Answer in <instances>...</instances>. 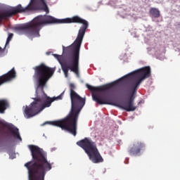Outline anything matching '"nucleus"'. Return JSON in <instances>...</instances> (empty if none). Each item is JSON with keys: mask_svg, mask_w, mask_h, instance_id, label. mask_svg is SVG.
I'll return each instance as SVG.
<instances>
[{"mask_svg": "<svg viewBox=\"0 0 180 180\" xmlns=\"http://www.w3.org/2000/svg\"><path fill=\"white\" fill-rule=\"evenodd\" d=\"M58 20L59 22L55 23H79L82 25L79 30L75 41L69 46L65 47L63 46L64 56L66 57L70 56V57L65 59L63 55L53 54L60 65L65 78H68V71L70 70L72 72H75L76 75L79 74V50H81V44H82L84 36H85L89 24L88 21L78 15H75L70 18L58 19Z\"/></svg>", "mask_w": 180, "mask_h": 180, "instance_id": "1", "label": "nucleus"}, {"mask_svg": "<svg viewBox=\"0 0 180 180\" xmlns=\"http://www.w3.org/2000/svg\"><path fill=\"white\" fill-rule=\"evenodd\" d=\"M58 20L59 22L55 23H79L82 25L79 30L75 41L69 46L65 47L63 46L64 56L66 57L70 56V57L65 59L63 55L53 54L60 65L65 78H68V71L70 70L72 72H75L76 75L79 74V50H81V44H82L84 36H85L89 24L88 21L78 15H75L70 18L58 19Z\"/></svg>", "mask_w": 180, "mask_h": 180, "instance_id": "2", "label": "nucleus"}, {"mask_svg": "<svg viewBox=\"0 0 180 180\" xmlns=\"http://www.w3.org/2000/svg\"><path fill=\"white\" fill-rule=\"evenodd\" d=\"M34 74L33 78L38 82L37 89L36 90L37 98H34V101L29 105L26 106L24 110V116L26 119H30L39 115L46 108H50L51 103L55 101H61L64 91L57 97H49L44 92V86L47 84V81L51 79L54 72L56 68H50L44 63L40 64L38 66L34 68Z\"/></svg>", "mask_w": 180, "mask_h": 180, "instance_id": "3", "label": "nucleus"}, {"mask_svg": "<svg viewBox=\"0 0 180 180\" xmlns=\"http://www.w3.org/2000/svg\"><path fill=\"white\" fill-rule=\"evenodd\" d=\"M71 99V110L69 114L63 120L58 121L46 122L44 124H51L60 127L62 130H67L73 136H77V123L79 113L85 106V98L75 92V84H69Z\"/></svg>", "mask_w": 180, "mask_h": 180, "instance_id": "4", "label": "nucleus"}, {"mask_svg": "<svg viewBox=\"0 0 180 180\" xmlns=\"http://www.w3.org/2000/svg\"><path fill=\"white\" fill-rule=\"evenodd\" d=\"M33 161L27 162L25 167L28 169L30 180H44L46 172L52 168L51 163L47 160V153L37 146L29 145Z\"/></svg>", "mask_w": 180, "mask_h": 180, "instance_id": "5", "label": "nucleus"}, {"mask_svg": "<svg viewBox=\"0 0 180 180\" xmlns=\"http://www.w3.org/2000/svg\"><path fill=\"white\" fill-rule=\"evenodd\" d=\"M58 22H60L58 19L51 15H38L34 18L32 22L15 27L14 30H17L18 32L25 30L27 36L39 37L40 36L39 32L41 30V27H43V26Z\"/></svg>", "mask_w": 180, "mask_h": 180, "instance_id": "6", "label": "nucleus"}, {"mask_svg": "<svg viewBox=\"0 0 180 180\" xmlns=\"http://www.w3.org/2000/svg\"><path fill=\"white\" fill-rule=\"evenodd\" d=\"M34 9H41L46 13H49L50 10L46 1L44 0H31L30 4L25 7L23 8L22 4H18L16 6L11 7L6 11L0 14V19H5V18H11V16H15L18 13H23L29 11H34Z\"/></svg>", "mask_w": 180, "mask_h": 180, "instance_id": "7", "label": "nucleus"}, {"mask_svg": "<svg viewBox=\"0 0 180 180\" xmlns=\"http://www.w3.org/2000/svg\"><path fill=\"white\" fill-rule=\"evenodd\" d=\"M151 77V68L149 66H146L135 70L124 77H122V79H125L127 81L125 85L134 88V89H139L140 84L147 78Z\"/></svg>", "mask_w": 180, "mask_h": 180, "instance_id": "8", "label": "nucleus"}, {"mask_svg": "<svg viewBox=\"0 0 180 180\" xmlns=\"http://www.w3.org/2000/svg\"><path fill=\"white\" fill-rule=\"evenodd\" d=\"M77 145L84 149L89 160L92 161L94 164L103 162V158H102L99 150H98L96 142L92 141L91 138H84L77 141Z\"/></svg>", "mask_w": 180, "mask_h": 180, "instance_id": "9", "label": "nucleus"}, {"mask_svg": "<svg viewBox=\"0 0 180 180\" xmlns=\"http://www.w3.org/2000/svg\"><path fill=\"white\" fill-rule=\"evenodd\" d=\"M119 80H117L112 83L100 86H94L86 84V86L89 91L91 92L93 100H94L96 103L98 105H112V103H109V99L105 96L103 93L110 89V88H113L115 84H117Z\"/></svg>", "mask_w": 180, "mask_h": 180, "instance_id": "10", "label": "nucleus"}, {"mask_svg": "<svg viewBox=\"0 0 180 180\" xmlns=\"http://www.w3.org/2000/svg\"><path fill=\"white\" fill-rule=\"evenodd\" d=\"M121 92L125 96H129L125 101H122L116 105L120 109L127 112H134L136 107L134 105V95L137 94V90L124 84L121 87Z\"/></svg>", "mask_w": 180, "mask_h": 180, "instance_id": "11", "label": "nucleus"}, {"mask_svg": "<svg viewBox=\"0 0 180 180\" xmlns=\"http://www.w3.org/2000/svg\"><path fill=\"white\" fill-rule=\"evenodd\" d=\"M146 150V143L141 141H136L129 147L128 152L131 155H140L141 151Z\"/></svg>", "mask_w": 180, "mask_h": 180, "instance_id": "12", "label": "nucleus"}, {"mask_svg": "<svg viewBox=\"0 0 180 180\" xmlns=\"http://www.w3.org/2000/svg\"><path fill=\"white\" fill-rule=\"evenodd\" d=\"M0 124L3 126V127H5L6 129H8L9 131H11L14 137V139H18V140H20V141H22V137H20V134L19 133V129L15 127V126L4 123L0 121Z\"/></svg>", "mask_w": 180, "mask_h": 180, "instance_id": "13", "label": "nucleus"}, {"mask_svg": "<svg viewBox=\"0 0 180 180\" xmlns=\"http://www.w3.org/2000/svg\"><path fill=\"white\" fill-rule=\"evenodd\" d=\"M149 13H150V15L153 17V18H160V10H158V8H151L150 9Z\"/></svg>", "mask_w": 180, "mask_h": 180, "instance_id": "14", "label": "nucleus"}, {"mask_svg": "<svg viewBox=\"0 0 180 180\" xmlns=\"http://www.w3.org/2000/svg\"><path fill=\"white\" fill-rule=\"evenodd\" d=\"M13 37V33H8V38L6 39L5 47H6V46H8V44L11 41V40H12Z\"/></svg>", "mask_w": 180, "mask_h": 180, "instance_id": "15", "label": "nucleus"}, {"mask_svg": "<svg viewBox=\"0 0 180 180\" xmlns=\"http://www.w3.org/2000/svg\"><path fill=\"white\" fill-rule=\"evenodd\" d=\"M10 157H11V158H15V154L14 153H10Z\"/></svg>", "mask_w": 180, "mask_h": 180, "instance_id": "16", "label": "nucleus"}, {"mask_svg": "<svg viewBox=\"0 0 180 180\" xmlns=\"http://www.w3.org/2000/svg\"><path fill=\"white\" fill-rule=\"evenodd\" d=\"M51 151H56V148H52Z\"/></svg>", "mask_w": 180, "mask_h": 180, "instance_id": "17", "label": "nucleus"}]
</instances>
